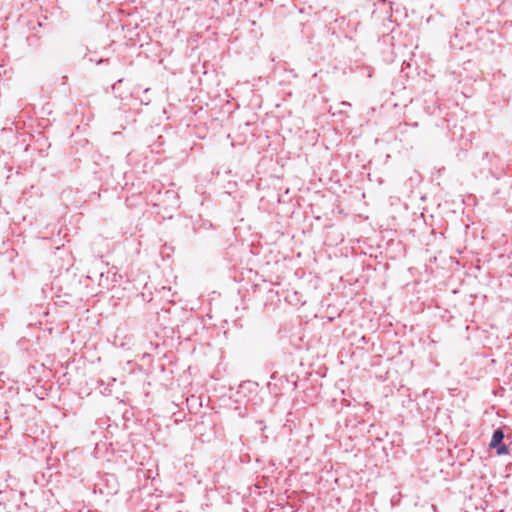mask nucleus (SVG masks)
I'll use <instances>...</instances> for the list:
<instances>
[{
	"label": "nucleus",
	"mask_w": 512,
	"mask_h": 512,
	"mask_svg": "<svg viewBox=\"0 0 512 512\" xmlns=\"http://www.w3.org/2000/svg\"><path fill=\"white\" fill-rule=\"evenodd\" d=\"M503 438H504L503 431L501 429L495 430L492 435V439L490 441L489 446L491 448H496L502 442Z\"/></svg>",
	"instance_id": "f257e3e1"
},
{
	"label": "nucleus",
	"mask_w": 512,
	"mask_h": 512,
	"mask_svg": "<svg viewBox=\"0 0 512 512\" xmlns=\"http://www.w3.org/2000/svg\"><path fill=\"white\" fill-rule=\"evenodd\" d=\"M497 454L498 455H503V454H507L508 453V448L506 445H498L497 447Z\"/></svg>",
	"instance_id": "f03ea898"
}]
</instances>
